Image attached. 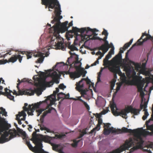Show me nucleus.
I'll return each mask as SVG.
<instances>
[{"label": "nucleus", "mask_w": 153, "mask_h": 153, "mask_svg": "<svg viewBox=\"0 0 153 153\" xmlns=\"http://www.w3.org/2000/svg\"><path fill=\"white\" fill-rule=\"evenodd\" d=\"M81 94L82 96L84 95H86V91L85 90H81Z\"/></svg>", "instance_id": "51"}, {"label": "nucleus", "mask_w": 153, "mask_h": 153, "mask_svg": "<svg viewBox=\"0 0 153 153\" xmlns=\"http://www.w3.org/2000/svg\"><path fill=\"white\" fill-rule=\"evenodd\" d=\"M124 69L128 77H130L131 74L132 73V76L134 80L136 81H139L141 80L142 77L141 76H138L136 75V72L134 69H131L129 67L125 66L124 67Z\"/></svg>", "instance_id": "9"}, {"label": "nucleus", "mask_w": 153, "mask_h": 153, "mask_svg": "<svg viewBox=\"0 0 153 153\" xmlns=\"http://www.w3.org/2000/svg\"><path fill=\"white\" fill-rule=\"evenodd\" d=\"M87 134L85 130H84L80 134L79 136L78 137V139H80L82 138L85 134Z\"/></svg>", "instance_id": "42"}, {"label": "nucleus", "mask_w": 153, "mask_h": 153, "mask_svg": "<svg viewBox=\"0 0 153 153\" xmlns=\"http://www.w3.org/2000/svg\"><path fill=\"white\" fill-rule=\"evenodd\" d=\"M51 96L48 97L46 99V100L49 101L50 102V104L47 106V109L51 107V106L54 103V101H53L52 100L54 99V98H52Z\"/></svg>", "instance_id": "25"}, {"label": "nucleus", "mask_w": 153, "mask_h": 153, "mask_svg": "<svg viewBox=\"0 0 153 153\" xmlns=\"http://www.w3.org/2000/svg\"><path fill=\"white\" fill-rule=\"evenodd\" d=\"M123 48H120V51L119 53H120L121 54L122 53H123L124 51L123 50Z\"/></svg>", "instance_id": "61"}, {"label": "nucleus", "mask_w": 153, "mask_h": 153, "mask_svg": "<svg viewBox=\"0 0 153 153\" xmlns=\"http://www.w3.org/2000/svg\"><path fill=\"white\" fill-rule=\"evenodd\" d=\"M100 77L101 76H100V75H98L97 79V82H99L101 81L100 79Z\"/></svg>", "instance_id": "62"}, {"label": "nucleus", "mask_w": 153, "mask_h": 153, "mask_svg": "<svg viewBox=\"0 0 153 153\" xmlns=\"http://www.w3.org/2000/svg\"><path fill=\"white\" fill-rule=\"evenodd\" d=\"M26 143L29 149L35 153H49L42 149L43 146L42 143H34L36 146L34 147L27 140L26 141Z\"/></svg>", "instance_id": "7"}, {"label": "nucleus", "mask_w": 153, "mask_h": 153, "mask_svg": "<svg viewBox=\"0 0 153 153\" xmlns=\"http://www.w3.org/2000/svg\"><path fill=\"white\" fill-rule=\"evenodd\" d=\"M135 69L136 70H138L139 69H140L141 68L140 65L138 64H136L135 65Z\"/></svg>", "instance_id": "54"}, {"label": "nucleus", "mask_w": 153, "mask_h": 153, "mask_svg": "<svg viewBox=\"0 0 153 153\" xmlns=\"http://www.w3.org/2000/svg\"><path fill=\"white\" fill-rule=\"evenodd\" d=\"M59 89L58 88H56V91H54L53 94L51 95L52 96H53L54 97V99L56 98V94L59 92Z\"/></svg>", "instance_id": "38"}, {"label": "nucleus", "mask_w": 153, "mask_h": 153, "mask_svg": "<svg viewBox=\"0 0 153 153\" xmlns=\"http://www.w3.org/2000/svg\"><path fill=\"white\" fill-rule=\"evenodd\" d=\"M101 40H103L105 42V43L99 47L98 48L99 50H102L104 53H106L110 48L108 42L106 39L104 40V38L102 39Z\"/></svg>", "instance_id": "14"}, {"label": "nucleus", "mask_w": 153, "mask_h": 153, "mask_svg": "<svg viewBox=\"0 0 153 153\" xmlns=\"http://www.w3.org/2000/svg\"><path fill=\"white\" fill-rule=\"evenodd\" d=\"M110 69L111 71L114 73H118L119 74H122L120 69V68L118 66H113Z\"/></svg>", "instance_id": "23"}, {"label": "nucleus", "mask_w": 153, "mask_h": 153, "mask_svg": "<svg viewBox=\"0 0 153 153\" xmlns=\"http://www.w3.org/2000/svg\"><path fill=\"white\" fill-rule=\"evenodd\" d=\"M102 35H105V37L103 38H104V40H105L107 38L108 36V33L107 32V31L105 30V29H103V31L102 32Z\"/></svg>", "instance_id": "34"}, {"label": "nucleus", "mask_w": 153, "mask_h": 153, "mask_svg": "<svg viewBox=\"0 0 153 153\" xmlns=\"http://www.w3.org/2000/svg\"><path fill=\"white\" fill-rule=\"evenodd\" d=\"M58 147V146L57 145H55L53 146L52 149L53 150L56 152H58V151L59 150L57 149Z\"/></svg>", "instance_id": "47"}, {"label": "nucleus", "mask_w": 153, "mask_h": 153, "mask_svg": "<svg viewBox=\"0 0 153 153\" xmlns=\"http://www.w3.org/2000/svg\"><path fill=\"white\" fill-rule=\"evenodd\" d=\"M150 120L147 121L146 125L147 130H150L153 133V124L151 125H149L148 124L150 122Z\"/></svg>", "instance_id": "26"}, {"label": "nucleus", "mask_w": 153, "mask_h": 153, "mask_svg": "<svg viewBox=\"0 0 153 153\" xmlns=\"http://www.w3.org/2000/svg\"><path fill=\"white\" fill-rule=\"evenodd\" d=\"M40 129L41 130H45L48 132H51L50 130L48 128L45 127L44 125L41 124L40 126Z\"/></svg>", "instance_id": "32"}, {"label": "nucleus", "mask_w": 153, "mask_h": 153, "mask_svg": "<svg viewBox=\"0 0 153 153\" xmlns=\"http://www.w3.org/2000/svg\"><path fill=\"white\" fill-rule=\"evenodd\" d=\"M83 103L84 104V105H85V107L87 109H88V110H89L90 109V107H89V106L87 104V103L86 102H84Z\"/></svg>", "instance_id": "52"}, {"label": "nucleus", "mask_w": 153, "mask_h": 153, "mask_svg": "<svg viewBox=\"0 0 153 153\" xmlns=\"http://www.w3.org/2000/svg\"><path fill=\"white\" fill-rule=\"evenodd\" d=\"M83 80H85L86 81L87 84H90V83H91V81H90V79L88 78H82L79 82H77L76 84V89H77V90L79 91L80 89V88L83 87L84 85L83 84L80 85V83Z\"/></svg>", "instance_id": "17"}, {"label": "nucleus", "mask_w": 153, "mask_h": 153, "mask_svg": "<svg viewBox=\"0 0 153 153\" xmlns=\"http://www.w3.org/2000/svg\"><path fill=\"white\" fill-rule=\"evenodd\" d=\"M121 85H118L117 86L116 89V93H117L120 90Z\"/></svg>", "instance_id": "58"}, {"label": "nucleus", "mask_w": 153, "mask_h": 153, "mask_svg": "<svg viewBox=\"0 0 153 153\" xmlns=\"http://www.w3.org/2000/svg\"><path fill=\"white\" fill-rule=\"evenodd\" d=\"M121 132L122 133H129L134 134V138H130L128 140H126L125 144L121 146L120 147L113 151H115L114 153H117V152L120 151V153L123 151L127 149L132 146H134L133 149L134 150L141 148L144 142L141 135H147L150 134V133L148 131L143 130V128H138L137 129L132 130L128 129L126 128H122Z\"/></svg>", "instance_id": "2"}, {"label": "nucleus", "mask_w": 153, "mask_h": 153, "mask_svg": "<svg viewBox=\"0 0 153 153\" xmlns=\"http://www.w3.org/2000/svg\"><path fill=\"white\" fill-rule=\"evenodd\" d=\"M45 110V109H38V110H36V111L37 113V116H39L40 114L42 113V112L44 111Z\"/></svg>", "instance_id": "44"}, {"label": "nucleus", "mask_w": 153, "mask_h": 153, "mask_svg": "<svg viewBox=\"0 0 153 153\" xmlns=\"http://www.w3.org/2000/svg\"><path fill=\"white\" fill-rule=\"evenodd\" d=\"M143 107L144 109L146 108L147 107V104L145 102L143 105Z\"/></svg>", "instance_id": "63"}, {"label": "nucleus", "mask_w": 153, "mask_h": 153, "mask_svg": "<svg viewBox=\"0 0 153 153\" xmlns=\"http://www.w3.org/2000/svg\"><path fill=\"white\" fill-rule=\"evenodd\" d=\"M103 65L105 66H106L108 65L109 64V61L108 60V59H106L105 58L103 60Z\"/></svg>", "instance_id": "43"}, {"label": "nucleus", "mask_w": 153, "mask_h": 153, "mask_svg": "<svg viewBox=\"0 0 153 153\" xmlns=\"http://www.w3.org/2000/svg\"><path fill=\"white\" fill-rule=\"evenodd\" d=\"M144 111H145L144 113V115L142 117V119L143 120H145L147 118V117L149 115V114L147 110L146 109H144Z\"/></svg>", "instance_id": "36"}, {"label": "nucleus", "mask_w": 153, "mask_h": 153, "mask_svg": "<svg viewBox=\"0 0 153 153\" xmlns=\"http://www.w3.org/2000/svg\"><path fill=\"white\" fill-rule=\"evenodd\" d=\"M57 152H58L59 153H65L63 152L62 149H59Z\"/></svg>", "instance_id": "64"}, {"label": "nucleus", "mask_w": 153, "mask_h": 153, "mask_svg": "<svg viewBox=\"0 0 153 153\" xmlns=\"http://www.w3.org/2000/svg\"><path fill=\"white\" fill-rule=\"evenodd\" d=\"M133 39H131L129 42L126 43L123 47V49L124 50H125L127 48L131 45L133 41Z\"/></svg>", "instance_id": "29"}, {"label": "nucleus", "mask_w": 153, "mask_h": 153, "mask_svg": "<svg viewBox=\"0 0 153 153\" xmlns=\"http://www.w3.org/2000/svg\"><path fill=\"white\" fill-rule=\"evenodd\" d=\"M69 53L71 56L70 57L68 58L66 64L64 62H61V63L63 64L64 65H69L71 67H72L73 64H74V66L76 69V71L74 72H70L69 73L70 76L71 78H73L74 79L79 77L82 75L83 77H85L86 74L87 73V71H86L84 70L83 68H81V63L80 61L77 60L72 64L71 63V62H70V59L72 58V56L76 55L74 53H72L71 51H69Z\"/></svg>", "instance_id": "3"}, {"label": "nucleus", "mask_w": 153, "mask_h": 153, "mask_svg": "<svg viewBox=\"0 0 153 153\" xmlns=\"http://www.w3.org/2000/svg\"><path fill=\"white\" fill-rule=\"evenodd\" d=\"M73 25V21H72L69 23L68 27H67L68 28V27H70L72 26Z\"/></svg>", "instance_id": "60"}, {"label": "nucleus", "mask_w": 153, "mask_h": 153, "mask_svg": "<svg viewBox=\"0 0 153 153\" xmlns=\"http://www.w3.org/2000/svg\"><path fill=\"white\" fill-rule=\"evenodd\" d=\"M142 34H144V36H147L146 37H147L148 39H150L152 42H153V37H152V36H151L149 34L146 33H143Z\"/></svg>", "instance_id": "39"}, {"label": "nucleus", "mask_w": 153, "mask_h": 153, "mask_svg": "<svg viewBox=\"0 0 153 153\" xmlns=\"http://www.w3.org/2000/svg\"><path fill=\"white\" fill-rule=\"evenodd\" d=\"M68 48L70 49L71 51H78V49L77 48L75 47L73 45H69L68 46Z\"/></svg>", "instance_id": "35"}, {"label": "nucleus", "mask_w": 153, "mask_h": 153, "mask_svg": "<svg viewBox=\"0 0 153 153\" xmlns=\"http://www.w3.org/2000/svg\"><path fill=\"white\" fill-rule=\"evenodd\" d=\"M104 128H109V127L110 126V124L109 123H104Z\"/></svg>", "instance_id": "49"}, {"label": "nucleus", "mask_w": 153, "mask_h": 153, "mask_svg": "<svg viewBox=\"0 0 153 153\" xmlns=\"http://www.w3.org/2000/svg\"><path fill=\"white\" fill-rule=\"evenodd\" d=\"M46 109H47V108ZM48 110H46L45 111L43 112L42 115V117H44L48 113H51L52 110L54 109V108L53 107H51L50 108H48Z\"/></svg>", "instance_id": "30"}, {"label": "nucleus", "mask_w": 153, "mask_h": 153, "mask_svg": "<svg viewBox=\"0 0 153 153\" xmlns=\"http://www.w3.org/2000/svg\"><path fill=\"white\" fill-rule=\"evenodd\" d=\"M44 54L43 53L38 52L34 53L33 56L35 57H39V59L36 61V63H41L43 61L44 59L43 56Z\"/></svg>", "instance_id": "20"}, {"label": "nucleus", "mask_w": 153, "mask_h": 153, "mask_svg": "<svg viewBox=\"0 0 153 153\" xmlns=\"http://www.w3.org/2000/svg\"><path fill=\"white\" fill-rule=\"evenodd\" d=\"M140 111L139 109L133 108L131 106H129L127 108L123 109V111L122 112L123 113V116H124L123 118L126 119L127 117L126 116L127 114L130 112L131 113H133L134 115H137L139 113Z\"/></svg>", "instance_id": "11"}, {"label": "nucleus", "mask_w": 153, "mask_h": 153, "mask_svg": "<svg viewBox=\"0 0 153 153\" xmlns=\"http://www.w3.org/2000/svg\"><path fill=\"white\" fill-rule=\"evenodd\" d=\"M11 131L9 132H5L4 134H1L0 138V143H3L9 141L10 140L13 138L15 136V134H12Z\"/></svg>", "instance_id": "10"}, {"label": "nucleus", "mask_w": 153, "mask_h": 153, "mask_svg": "<svg viewBox=\"0 0 153 153\" xmlns=\"http://www.w3.org/2000/svg\"><path fill=\"white\" fill-rule=\"evenodd\" d=\"M63 95H65L66 98L69 99V94H68L67 95H65V94L62 92H60L58 94L57 96H58V97L59 99H61L63 98L62 96Z\"/></svg>", "instance_id": "27"}, {"label": "nucleus", "mask_w": 153, "mask_h": 153, "mask_svg": "<svg viewBox=\"0 0 153 153\" xmlns=\"http://www.w3.org/2000/svg\"><path fill=\"white\" fill-rule=\"evenodd\" d=\"M42 103V102H40L35 103L34 105L33 104L32 105H29L28 108L27 107V106L28 105V104L27 103H25L24 106L23 107V108L24 111H27V113L29 115L32 116L33 115V113L35 111V109L39 108Z\"/></svg>", "instance_id": "8"}, {"label": "nucleus", "mask_w": 153, "mask_h": 153, "mask_svg": "<svg viewBox=\"0 0 153 153\" xmlns=\"http://www.w3.org/2000/svg\"><path fill=\"white\" fill-rule=\"evenodd\" d=\"M38 135L36 131L33 132L32 134V138L30 140L33 141L34 143H42L43 140L37 137Z\"/></svg>", "instance_id": "18"}, {"label": "nucleus", "mask_w": 153, "mask_h": 153, "mask_svg": "<svg viewBox=\"0 0 153 153\" xmlns=\"http://www.w3.org/2000/svg\"><path fill=\"white\" fill-rule=\"evenodd\" d=\"M11 127V125L10 124L7 123V122L5 120V119L4 118L0 117V133L3 132V134L5 131L7 132H9L10 131H11V133L13 134H15V136H14V137H16V136L18 134V133L15 129H14L13 130L11 129L10 130L8 131H7V130H9V128Z\"/></svg>", "instance_id": "6"}, {"label": "nucleus", "mask_w": 153, "mask_h": 153, "mask_svg": "<svg viewBox=\"0 0 153 153\" xmlns=\"http://www.w3.org/2000/svg\"><path fill=\"white\" fill-rule=\"evenodd\" d=\"M21 134L23 137V139H25L26 140H27L28 137L27 135L25 132L24 131H22L21 132Z\"/></svg>", "instance_id": "41"}, {"label": "nucleus", "mask_w": 153, "mask_h": 153, "mask_svg": "<svg viewBox=\"0 0 153 153\" xmlns=\"http://www.w3.org/2000/svg\"><path fill=\"white\" fill-rule=\"evenodd\" d=\"M27 92V94H29V95H33L35 93H36L38 96H39L42 93V90L39 88H35L34 90L30 89H28Z\"/></svg>", "instance_id": "19"}, {"label": "nucleus", "mask_w": 153, "mask_h": 153, "mask_svg": "<svg viewBox=\"0 0 153 153\" xmlns=\"http://www.w3.org/2000/svg\"><path fill=\"white\" fill-rule=\"evenodd\" d=\"M144 36V34H143L141 36V37L140 38V39L138 40L137 41V42H138L137 43L134 44L132 46V47L131 48V49L133 47H134L135 46L137 45H139V43L140 42H142L141 41V40L142 39V38Z\"/></svg>", "instance_id": "33"}, {"label": "nucleus", "mask_w": 153, "mask_h": 153, "mask_svg": "<svg viewBox=\"0 0 153 153\" xmlns=\"http://www.w3.org/2000/svg\"><path fill=\"white\" fill-rule=\"evenodd\" d=\"M72 31L74 33H76L77 32H80L81 34L83 33L84 32H85L86 34H88L89 31H91L93 33L92 34L94 35L93 36L90 38L92 36V35H86V36H88L89 39L91 40L98 39L100 41L102 39V38H101L98 36H96L98 34L95 33V32H98V30L96 28L91 29L89 27L87 28H79L76 27H72Z\"/></svg>", "instance_id": "4"}, {"label": "nucleus", "mask_w": 153, "mask_h": 153, "mask_svg": "<svg viewBox=\"0 0 153 153\" xmlns=\"http://www.w3.org/2000/svg\"><path fill=\"white\" fill-rule=\"evenodd\" d=\"M148 40V39H147V37H146L144 39H143V41L142 42H140L139 43V45H142L144 42L147 41Z\"/></svg>", "instance_id": "55"}, {"label": "nucleus", "mask_w": 153, "mask_h": 153, "mask_svg": "<svg viewBox=\"0 0 153 153\" xmlns=\"http://www.w3.org/2000/svg\"><path fill=\"white\" fill-rule=\"evenodd\" d=\"M50 76L52 78V80L47 82L45 81H42L39 80L38 82L35 83V85L38 87H40L43 85H45L50 87L54 83L56 84H58L59 83V81L58 79V74L55 71L52 73Z\"/></svg>", "instance_id": "5"}, {"label": "nucleus", "mask_w": 153, "mask_h": 153, "mask_svg": "<svg viewBox=\"0 0 153 153\" xmlns=\"http://www.w3.org/2000/svg\"><path fill=\"white\" fill-rule=\"evenodd\" d=\"M81 140H74L73 141L74 143L72 144V146L74 147H76L77 146L78 143Z\"/></svg>", "instance_id": "37"}, {"label": "nucleus", "mask_w": 153, "mask_h": 153, "mask_svg": "<svg viewBox=\"0 0 153 153\" xmlns=\"http://www.w3.org/2000/svg\"><path fill=\"white\" fill-rule=\"evenodd\" d=\"M98 123L97 125V126L95 128H93V129L91 131L90 133L92 134L94 132H95L96 130L98 131L100 129V125L102 123V120L101 118H99L98 119Z\"/></svg>", "instance_id": "22"}, {"label": "nucleus", "mask_w": 153, "mask_h": 153, "mask_svg": "<svg viewBox=\"0 0 153 153\" xmlns=\"http://www.w3.org/2000/svg\"><path fill=\"white\" fill-rule=\"evenodd\" d=\"M18 81L19 82L17 84V88L19 90L18 91V95H22L23 94H26L27 95H29V94H27V91L28 89H27L26 90L22 91H21V90L19 89V85H20V83L22 82H23L26 81V79H22L21 80V81H20L19 79H18Z\"/></svg>", "instance_id": "21"}, {"label": "nucleus", "mask_w": 153, "mask_h": 153, "mask_svg": "<svg viewBox=\"0 0 153 153\" xmlns=\"http://www.w3.org/2000/svg\"><path fill=\"white\" fill-rule=\"evenodd\" d=\"M136 82H137V87L138 91L140 92H143V85L141 81Z\"/></svg>", "instance_id": "24"}, {"label": "nucleus", "mask_w": 153, "mask_h": 153, "mask_svg": "<svg viewBox=\"0 0 153 153\" xmlns=\"http://www.w3.org/2000/svg\"><path fill=\"white\" fill-rule=\"evenodd\" d=\"M115 84V82L114 81H112L111 82V87H114Z\"/></svg>", "instance_id": "57"}, {"label": "nucleus", "mask_w": 153, "mask_h": 153, "mask_svg": "<svg viewBox=\"0 0 153 153\" xmlns=\"http://www.w3.org/2000/svg\"><path fill=\"white\" fill-rule=\"evenodd\" d=\"M1 114L5 116H7V112L6 111L5 109L2 107L0 108V116Z\"/></svg>", "instance_id": "31"}, {"label": "nucleus", "mask_w": 153, "mask_h": 153, "mask_svg": "<svg viewBox=\"0 0 153 153\" xmlns=\"http://www.w3.org/2000/svg\"><path fill=\"white\" fill-rule=\"evenodd\" d=\"M59 88L60 89H63L64 88H66V86L64 85L63 84H60L59 86Z\"/></svg>", "instance_id": "48"}, {"label": "nucleus", "mask_w": 153, "mask_h": 153, "mask_svg": "<svg viewBox=\"0 0 153 153\" xmlns=\"http://www.w3.org/2000/svg\"><path fill=\"white\" fill-rule=\"evenodd\" d=\"M41 4L45 6V8L48 9H55V12L56 13V17L52 21V24L56 22L55 25L51 27L49 30L50 33H53V36L51 38V42L54 41L55 39L56 42H55V46L59 49L64 50L65 47L64 45L63 39L59 35L60 33H63L67 31L68 28L67 25L68 22L66 21L61 23L60 20L62 18L60 16L61 10L60 5L58 0H41Z\"/></svg>", "instance_id": "1"}, {"label": "nucleus", "mask_w": 153, "mask_h": 153, "mask_svg": "<svg viewBox=\"0 0 153 153\" xmlns=\"http://www.w3.org/2000/svg\"><path fill=\"white\" fill-rule=\"evenodd\" d=\"M111 45L112 46H113L112 48L110 50V51L108 53H110L111 54V55H112V54H114V47L113 45V44L111 43Z\"/></svg>", "instance_id": "46"}, {"label": "nucleus", "mask_w": 153, "mask_h": 153, "mask_svg": "<svg viewBox=\"0 0 153 153\" xmlns=\"http://www.w3.org/2000/svg\"><path fill=\"white\" fill-rule=\"evenodd\" d=\"M4 91L5 92L0 91L1 94L7 96L8 98L14 101V97L12 96L11 94V92H12V91L8 89L7 88H5Z\"/></svg>", "instance_id": "16"}, {"label": "nucleus", "mask_w": 153, "mask_h": 153, "mask_svg": "<svg viewBox=\"0 0 153 153\" xmlns=\"http://www.w3.org/2000/svg\"><path fill=\"white\" fill-rule=\"evenodd\" d=\"M111 54L108 53L107 55L106 56L105 59H109L111 58Z\"/></svg>", "instance_id": "53"}, {"label": "nucleus", "mask_w": 153, "mask_h": 153, "mask_svg": "<svg viewBox=\"0 0 153 153\" xmlns=\"http://www.w3.org/2000/svg\"><path fill=\"white\" fill-rule=\"evenodd\" d=\"M105 53L103 52V53H102L100 51H99L96 53V55H100V56L102 55H104Z\"/></svg>", "instance_id": "59"}, {"label": "nucleus", "mask_w": 153, "mask_h": 153, "mask_svg": "<svg viewBox=\"0 0 153 153\" xmlns=\"http://www.w3.org/2000/svg\"><path fill=\"white\" fill-rule=\"evenodd\" d=\"M108 111V110H104L102 111L101 113L103 114H105L107 113Z\"/></svg>", "instance_id": "56"}, {"label": "nucleus", "mask_w": 153, "mask_h": 153, "mask_svg": "<svg viewBox=\"0 0 153 153\" xmlns=\"http://www.w3.org/2000/svg\"><path fill=\"white\" fill-rule=\"evenodd\" d=\"M122 59V56L121 54L120 53H118L116 55L113 59L115 61H117L120 60Z\"/></svg>", "instance_id": "28"}, {"label": "nucleus", "mask_w": 153, "mask_h": 153, "mask_svg": "<svg viewBox=\"0 0 153 153\" xmlns=\"http://www.w3.org/2000/svg\"><path fill=\"white\" fill-rule=\"evenodd\" d=\"M23 56H21L19 54H15L13 55L12 56L8 59H5L4 62L3 61V64L6 63L7 62H11L14 63L16 62L17 59L20 62H21L22 60Z\"/></svg>", "instance_id": "12"}, {"label": "nucleus", "mask_w": 153, "mask_h": 153, "mask_svg": "<svg viewBox=\"0 0 153 153\" xmlns=\"http://www.w3.org/2000/svg\"><path fill=\"white\" fill-rule=\"evenodd\" d=\"M63 135L61 134H55V137L57 138L60 139L63 137Z\"/></svg>", "instance_id": "50"}, {"label": "nucleus", "mask_w": 153, "mask_h": 153, "mask_svg": "<svg viewBox=\"0 0 153 153\" xmlns=\"http://www.w3.org/2000/svg\"><path fill=\"white\" fill-rule=\"evenodd\" d=\"M103 131V134L105 135H108L111 132L113 134L115 133L118 134L121 132V129H114L113 127L109 128H104Z\"/></svg>", "instance_id": "13"}, {"label": "nucleus", "mask_w": 153, "mask_h": 153, "mask_svg": "<svg viewBox=\"0 0 153 153\" xmlns=\"http://www.w3.org/2000/svg\"><path fill=\"white\" fill-rule=\"evenodd\" d=\"M27 53H26L27 56V59L31 58L32 57V53L30 52H27Z\"/></svg>", "instance_id": "45"}, {"label": "nucleus", "mask_w": 153, "mask_h": 153, "mask_svg": "<svg viewBox=\"0 0 153 153\" xmlns=\"http://www.w3.org/2000/svg\"><path fill=\"white\" fill-rule=\"evenodd\" d=\"M111 108L112 113L113 115L115 116H120L123 117H124L123 116V113L122 112L123 111V109H122L120 111H118L117 110L118 109L116 107L115 104H113L111 106Z\"/></svg>", "instance_id": "15"}, {"label": "nucleus", "mask_w": 153, "mask_h": 153, "mask_svg": "<svg viewBox=\"0 0 153 153\" xmlns=\"http://www.w3.org/2000/svg\"><path fill=\"white\" fill-rule=\"evenodd\" d=\"M25 111H24L23 109V111H22L21 112H19V117H21V116H23V117H26V114L25 112Z\"/></svg>", "instance_id": "40"}]
</instances>
